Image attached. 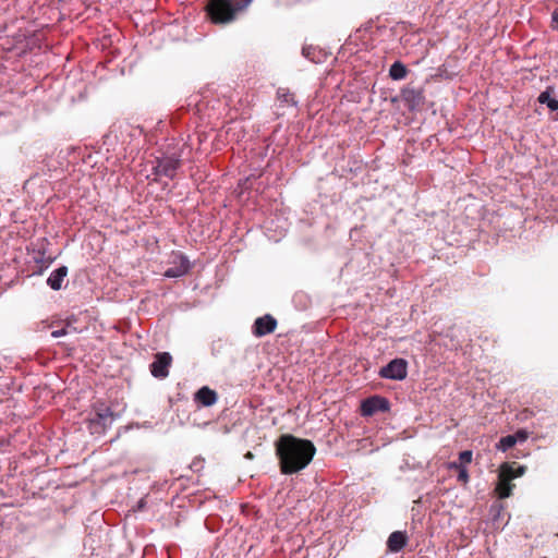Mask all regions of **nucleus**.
<instances>
[{
    "label": "nucleus",
    "instance_id": "f257e3e1",
    "mask_svg": "<svg viewBox=\"0 0 558 558\" xmlns=\"http://www.w3.org/2000/svg\"><path fill=\"white\" fill-rule=\"evenodd\" d=\"M275 446L280 472L284 475L304 470L316 453V448L311 440L298 438L290 434L280 436Z\"/></svg>",
    "mask_w": 558,
    "mask_h": 558
},
{
    "label": "nucleus",
    "instance_id": "f03ea898",
    "mask_svg": "<svg viewBox=\"0 0 558 558\" xmlns=\"http://www.w3.org/2000/svg\"><path fill=\"white\" fill-rule=\"evenodd\" d=\"M252 2L253 0H209L206 10L213 23L227 24L233 22L238 13Z\"/></svg>",
    "mask_w": 558,
    "mask_h": 558
},
{
    "label": "nucleus",
    "instance_id": "7ed1b4c3",
    "mask_svg": "<svg viewBox=\"0 0 558 558\" xmlns=\"http://www.w3.org/2000/svg\"><path fill=\"white\" fill-rule=\"evenodd\" d=\"M150 173L146 174L147 180L159 182L161 178L173 180L182 166L181 156L177 153L162 154L150 161Z\"/></svg>",
    "mask_w": 558,
    "mask_h": 558
},
{
    "label": "nucleus",
    "instance_id": "20e7f679",
    "mask_svg": "<svg viewBox=\"0 0 558 558\" xmlns=\"http://www.w3.org/2000/svg\"><path fill=\"white\" fill-rule=\"evenodd\" d=\"M117 420L111 408L105 403H96L93 408V415L87 421V428L92 434H104Z\"/></svg>",
    "mask_w": 558,
    "mask_h": 558
},
{
    "label": "nucleus",
    "instance_id": "39448f33",
    "mask_svg": "<svg viewBox=\"0 0 558 558\" xmlns=\"http://www.w3.org/2000/svg\"><path fill=\"white\" fill-rule=\"evenodd\" d=\"M380 378L390 380H403L408 376V361L401 357L391 360L378 371Z\"/></svg>",
    "mask_w": 558,
    "mask_h": 558
},
{
    "label": "nucleus",
    "instance_id": "423d86ee",
    "mask_svg": "<svg viewBox=\"0 0 558 558\" xmlns=\"http://www.w3.org/2000/svg\"><path fill=\"white\" fill-rule=\"evenodd\" d=\"M401 98L410 111H416L424 105V89L422 87L407 86L401 90Z\"/></svg>",
    "mask_w": 558,
    "mask_h": 558
},
{
    "label": "nucleus",
    "instance_id": "0eeeda50",
    "mask_svg": "<svg viewBox=\"0 0 558 558\" xmlns=\"http://www.w3.org/2000/svg\"><path fill=\"white\" fill-rule=\"evenodd\" d=\"M390 409L388 399L380 396L366 398L361 403L362 416H372L378 412H387Z\"/></svg>",
    "mask_w": 558,
    "mask_h": 558
},
{
    "label": "nucleus",
    "instance_id": "6e6552de",
    "mask_svg": "<svg viewBox=\"0 0 558 558\" xmlns=\"http://www.w3.org/2000/svg\"><path fill=\"white\" fill-rule=\"evenodd\" d=\"M172 363V356L168 352H159L155 355V360L149 365L151 375L155 378L163 379L169 375V367Z\"/></svg>",
    "mask_w": 558,
    "mask_h": 558
},
{
    "label": "nucleus",
    "instance_id": "1a4fd4ad",
    "mask_svg": "<svg viewBox=\"0 0 558 558\" xmlns=\"http://www.w3.org/2000/svg\"><path fill=\"white\" fill-rule=\"evenodd\" d=\"M277 325V319L272 315L266 314L255 319L252 326V333L257 338H262L272 333L276 330Z\"/></svg>",
    "mask_w": 558,
    "mask_h": 558
},
{
    "label": "nucleus",
    "instance_id": "9d476101",
    "mask_svg": "<svg viewBox=\"0 0 558 558\" xmlns=\"http://www.w3.org/2000/svg\"><path fill=\"white\" fill-rule=\"evenodd\" d=\"M191 269L189 258L182 253L173 255L172 266L165 271L167 278H179L185 276Z\"/></svg>",
    "mask_w": 558,
    "mask_h": 558
},
{
    "label": "nucleus",
    "instance_id": "9b49d317",
    "mask_svg": "<svg viewBox=\"0 0 558 558\" xmlns=\"http://www.w3.org/2000/svg\"><path fill=\"white\" fill-rule=\"evenodd\" d=\"M408 542L409 538L404 531H395L388 536L387 548L391 553H400Z\"/></svg>",
    "mask_w": 558,
    "mask_h": 558
},
{
    "label": "nucleus",
    "instance_id": "f8f14e48",
    "mask_svg": "<svg viewBox=\"0 0 558 558\" xmlns=\"http://www.w3.org/2000/svg\"><path fill=\"white\" fill-rule=\"evenodd\" d=\"M68 276V267L60 266L54 269L47 279V284L54 291H58L62 288V283Z\"/></svg>",
    "mask_w": 558,
    "mask_h": 558
},
{
    "label": "nucleus",
    "instance_id": "ddd939ff",
    "mask_svg": "<svg viewBox=\"0 0 558 558\" xmlns=\"http://www.w3.org/2000/svg\"><path fill=\"white\" fill-rule=\"evenodd\" d=\"M217 393L215 390L208 388L207 386L202 387L195 393V401L201 403L204 407H211L217 402Z\"/></svg>",
    "mask_w": 558,
    "mask_h": 558
},
{
    "label": "nucleus",
    "instance_id": "4468645a",
    "mask_svg": "<svg viewBox=\"0 0 558 558\" xmlns=\"http://www.w3.org/2000/svg\"><path fill=\"white\" fill-rule=\"evenodd\" d=\"M512 480L504 478V469L500 468L499 474H498V483L495 487V492L498 495L500 499L508 498L512 494V489L514 487L513 484H511Z\"/></svg>",
    "mask_w": 558,
    "mask_h": 558
},
{
    "label": "nucleus",
    "instance_id": "2eb2a0df",
    "mask_svg": "<svg viewBox=\"0 0 558 558\" xmlns=\"http://www.w3.org/2000/svg\"><path fill=\"white\" fill-rule=\"evenodd\" d=\"M302 54L304 58L308 59L310 61H312L314 63L323 62L324 57H325L320 49L313 47V46L303 47Z\"/></svg>",
    "mask_w": 558,
    "mask_h": 558
},
{
    "label": "nucleus",
    "instance_id": "dca6fc26",
    "mask_svg": "<svg viewBox=\"0 0 558 558\" xmlns=\"http://www.w3.org/2000/svg\"><path fill=\"white\" fill-rule=\"evenodd\" d=\"M551 88L548 87L546 90L542 92L538 96V102L542 105H546L549 110L557 111L558 110V100L551 97Z\"/></svg>",
    "mask_w": 558,
    "mask_h": 558
},
{
    "label": "nucleus",
    "instance_id": "f3484780",
    "mask_svg": "<svg viewBox=\"0 0 558 558\" xmlns=\"http://www.w3.org/2000/svg\"><path fill=\"white\" fill-rule=\"evenodd\" d=\"M408 74L407 66L401 61H396L391 64L389 69V76L393 81L403 80Z\"/></svg>",
    "mask_w": 558,
    "mask_h": 558
},
{
    "label": "nucleus",
    "instance_id": "a211bd4d",
    "mask_svg": "<svg viewBox=\"0 0 558 558\" xmlns=\"http://www.w3.org/2000/svg\"><path fill=\"white\" fill-rule=\"evenodd\" d=\"M504 469V478L507 480H514L517 477L522 476L525 473V466L519 465L517 468H513L510 464H504L501 466Z\"/></svg>",
    "mask_w": 558,
    "mask_h": 558
},
{
    "label": "nucleus",
    "instance_id": "6ab92c4d",
    "mask_svg": "<svg viewBox=\"0 0 558 558\" xmlns=\"http://www.w3.org/2000/svg\"><path fill=\"white\" fill-rule=\"evenodd\" d=\"M489 512L492 514L493 522L495 524H499V523L504 522L505 508L501 502H499V501L493 502L490 506Z\"/></svg>",
    "mask_w": 558,
    "mask_h": 558
},
{
    "label": "nucleus",
    "instance_id": "aec40b11",
    "mask_svg": "<svg viewBox=\"0 0 558 558\" xmlns=\"http://www.w3.org/2000/svg\"><path fill=\"white\" fill-rule=\"evenodd\" d=\"M277 98L288 106H296V100L294 99V95L290 93L288 88L279 87L277 89Z\"/></svg>",
    "mask_w": 558,
    "mask_h": 558
},
{
    "label": "nucleus",
    "instance_id": "412c9836",
    "mask_svg": "<svg viewBox=\"0 0 558 558\" xmlns=\"http://www.w3.org/2000/svg\"><path fill=\"white\" fill-rule=\"evenodd\" d=\"M515 444H517L515 436L507 435V436L500 438V440L496 445V448H497V450L506 452L510 448H512Z\"/></svg>",
    "mask_w": 558,
    "mask_h": 558
},
{
    "label": "nucleus",
    "instance_id": "4be33fe9",
    "mask_svg": "<svg viewBox=\"0 0 558 558\" xmlns=\"http://www.w3.org/2000/svg\"><path fill=\"white\" fill-rule=\"evenodd\" d=\"M473 452L471 450H464L459 453V462L466 466L472 462Z\"/></svg>",
    "mask_w": 558,
    "mask_h": 558
},
{
    "label": "nucleus",
    "instance_id": "5701e85b",
    "mask_svg": "<svg viewBox=\"0 0 558 558\" xmlns=\"http://www.w3.org/2000/svg\"><path fill=\"white\" fill-rule=\"evenodd\" d=\"M457 480L462 484H466L469 482L470 476L466 466L461 468V470L458 472Z\"/></svg>",
    "mask_w": 558,
    "mask_h": 558
},
{
    "label": "nucleus",
    "instance_id": "b1692460",
    "mask_svg": "<svg viewBox=\"0 0 558 558\" xmlns=\"http://www.w3.org/2000/svg\"><path fill=\"white\" fill-rule=\"evenodd\" d=\"M551 28L556 32H558V8L555 9L551 13Z\"/></svg>",
    "mask_w": 558,
    "mask_h": 558
},
{
    "label": "nucleus",
    "instance_id": "393cba45",
    "mask_svg": "<svg viewBox=\"0 0 558 558\" xmlns=\"http://www.w3.org/2000/svg\"><path fill=\"white\" fill-rule=\"evenodd\" d=\"M512 436H515V442L518 441H525L527 439V433L523 429L518 430Z\"/></svg>",
    "mask_w": 558,
    "mask_h": 558
},
{
    "label": "nucleus",
    "instance_id": "a878e982",
    "mask_svg": "<svg viewBox=\"0 0 558 558\" xmlns=\"http://www.w3.org/2000/svg\"><path fill=\"white\" fill-rule=\"evenodd\" d=\"M68 333H69L68 327H64V328H61V329L53 330L51 332V337L52 338H60V337L66 336Z\"/></svg>",
    "mask_w": 558,
    "mask_h": 558
},
{
    "label": "nucleus",
    "instance_id": "bb28decb",
    "mask_svg": "<svg viewBox=\"0 0 558 558\" xmlns=\"http://www.w3.org/2000/svg\"><path fill=\"white\" fill-rule=\"evenodd\" d=\"M464 465H462V463H460L459 461H451L448 463V469L449 470H457L458 472L461 470V468H463Z\"/></svg>",
    "mask_w": 558,
    "mask_h": 558
},
{
    "label": "nucleus",
    "instance_id": "cd10ccee",
    "mask_svg": "<svg viewBox=\"0 0 558 558\" xmlns=\"http://www.w3.org/2000/svg\"><path fill=\"white\" fill-rule=\"evenodd\" d=\"M137 506H138L140 509H142L144 507V501L140 500Z\"/></svg>",
    "mask_w": 558,
    "mask_h": 558
}]
</instances>
